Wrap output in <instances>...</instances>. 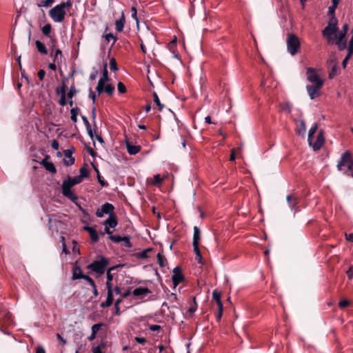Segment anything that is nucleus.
<instances>
[{"mask_svg": "<svg viewBox=\"0 0 353 353\" xmlns=\"http://www.w3.org/2000/svg\"><path fill=\"white\" fill-rule=\"evenodd\" d=\"M125 22V19L124 13L122 12L121 18L117 19L115 21L116 30H117V32H122L123 31V28H124Z\"/></svg>", "mask_w": 353, "mask_h": 353, "instance_id": "6ab92c4d", "label": "nucleus"}, {"mask_svg": "<svg viewBox=\"0 0 353 353\" xmlns=\"http://www.w3.org/2000/svg\"><path fill=\"white\" fill-rule=\"evenodd\" d=\"M352 160V154L350 151H346L342 154L340 160L337 164L338 170H342V167L345 163H350Z\"/></svg>", "mask_w": 353, "mask_h": 353, "instance_id": "f8f14e48", "label": "nucleus"}, {"mask_svg": "<svg viewBox=\"0 0 353 353\" xmlns=\"http://www.w3.org/2000/svg\"><path fill=\"white\" fill-rule=\"evenodd\" d=\"M201 239V232L197 226L194 227L193 242L194 245H199Z\"/></svg>", "mask_w": 353, "mask_h": 353, "instance_id": "b1692460", "label": "nucleus"}, {"mask_svg": "<svg viewBox=\"0 0 353 353\" xmlns=\"http://www.w3.org/2000/svg\"><path fill=\"white\" fill-rule=\"evenodd\" d=\"M323 85V82H319L318 84L307 85L306 89L311 99H314L320 95V90Z\"/></svg>", "mask_w": 353, "mask_h": 353, "instance_id": "6e6552de", "label": "nucleus"}, {"mask_svg": "<svg viewBox=\"0 0 353 353\" xmlns=\"http://www.w3.org/2000/svg\"><path fill=\"white\" fill-rule=\"evenodd\" d=\"M41 163L48 171L52 173H55L57 172L56 168L52 162H49L46 159H43Z\"/></svg>", "mask_w": 353, "mask_h": 353, "instance_id": "393cba45", "label": "nucleus"}, {"mask_svg": "<svg viewBox=\"0 0 353 353\" xmlns=\"http://www.w3.org/2000/svg\"><path fill=\"white\" fill-rule=\"evenodd\" d=\"M184 279L183 275L179 267H176L173 270V274L172 276V283L174 287L177 286Z\"/></svg>", "mask_w": 353, "mask_h": 353, "instance_id": "9b49d317", "label": "nucleus"}, {"mask_svg": "<svg viewBox=\"0 0 353 353\" xmlns=\"http://www.w3.org/2000/svg\"><path fill=\"white\" fill-rule=\"evenodd\" d=\"M105 289L107 290V292H113L114 288L112 281H106Z\"/></svg>", "mask_w": 353, "mask_h": 353, "instance_id": "864d4df0", "label": "nucleus"}, {"mask_svg": "<svg viewBox=\"0 0 353 353\" xmlns=\"http://www.w3.org/2000/svg\"><path fill=\"white\" fill-rule=\"evenodd\" d=\"M317 129H318V125L316 123H314L312 125V126L310 128L309 132H308L307 141H308L309 145H312L313 135L316 132Z\"/></svg>", "mask_w": 353, "mask_h": 353, "instance_id": "a878e982", "label": "nucleus"}, {"mask_svg": "<svg viewBox=\"0 0 353 353\" xmlns=\"http://www.w3.org/2000/svg\"><path fill=\"white\" fill-rule=\"evenodd\" d=\"M117 267H118L117 265L112 266L107 270V272H106L107 281H112V280L114 279V274L112 273V272L114 270H116L117 268Z\"/></svg>", "mask_w": 353, "mask_h": 353, "instance_id": "c85d7f7f", "label": "nucleus"}, {"mask_svg": "<svg viewBox=\"0 0 353 353\" xmlns=\"http://www.w3.org/2000/svg\"><path fill=\"white\" fill-rule=\"evenodd\" d=\"M84 230L88 232L93 242L99 241V234L94 228L90 226H85Z\"/></svg>", "mask_w": 353, "mask_h": 353, "instance_id": "f3484780", "label": "nucleus"}, {"mask_svg": "<svg viewBox=\"0 0 353 353\" xmlns=\"http://www.w3.org/2000/svg\"><path fill=\"white\" fill-rule=\"evenodd\" d=\"M114 90V87L110 84L108 83L105 85V88L103 89V92L108 93L109 95L112 94Z\"/></svg>", "mask_w": 353, "mask_h": 353, "instance_id": "c9c22d12", "label": "nucleus"}, {"mask_svg": "<svg viewBox=\"0 0 353 353\" xmlns=\"http://www.w3.org/2000/svg\"><path fill=\"white\" fill-rule=\"evenodd\" d=\"M336 37V44L338 46L339 49L341 50L345 49L347 47V43L345 39V33H338Z\"/></svg>", "mask_w": 353, "mask_h": 353, "instance_id": "dca6fc26", "label": "nucleus"}, {"mask_svg": "<svg viewBox=\"0 0 353 353\" xmlns=\"http://www.w3.org/2000/svg\"><path fill=\"white\" fill-rule=\"evenodd\" d=\"M193 248L196 254V260L198 261L199 263L203 264V257L199 248V245H194Z\"/></svg>", "mask_w": 353, "mask_h": 353, "instance_id": "cd10ccee", "label": "nucleus"}, {"mask_svg": "<svg viewBox=\"0 0 353 353\" xmlns=\"http://www.w3.org/2000/svg\"><path fill=\"white\" fill-rule=\"evenodd\" d=\"M117 89H118V91L120 92V93H125L126 92V88L125 86V85L121 83V82H119L118 85H117Z\"/></svg>", "mask_w": 353, "mask_h": 353, "instance_id": "5fc2aeb1", "label": "nucleus"}, {"mask_svg": "<svg viewBox=\"0 0 353 353\" xmlns=\"http://www.w3.org/2000/svg\"><path fill=\"white\" fill-rule=\"evenodd\" d=\"M110 68L114 72L118 70L117 63L114 58H112L110 61Z\"/></svg>", "mask_w": 353, "mask_h": 353, "instance_id": "37998d69", "label": "nucleus"}, {"mask_svg": "<svg viewBox=\"0 0 353 353\" xmlns=\"http://www.w3.org/2000/svg\"><path fill=\"white\" fill-rule=\"evenodd\" d=\"M35 45H36L37 50L40 53H41L43 54H48V50H47L45 45L42 42H41L40 41L37 40L35 41Z\"/></svg>", "mask_w": 353, "mask_h": 353, "instance_id": "bb28decb", "label": "nucleus"}, {"mask_svg": "<svg viewBox=\"0 0 353 353\" xmlns=\"http://www.w3.org/2000/svg\"><path fill=\"white\" fill-rule=\"evenodd\" d=\"M83 279L87 281L91 286H94L95 283H94V280L91 277H90L88 275H84Z\"/></svg>", "mask_w": 353, "mask_h": 353, "instance_id": "4d7b16f0", "label": "nucleus"}, {"mask_svg": "<svg viewBox=\"0 0 353 353\" xmlns=\"http://www.w3.org/2000/svg\"><path fill=\"white\" fill-rule=\"evenodd\" d=\"M307 79L312 84H318L319 82H323V80L320 79L319 75L316 74L315 70L312 68L307 69Z\"/></svg>", "mask_w": 353, "mask_h": 353, "instance_id": "9d476101", "label": "nucleus"}, {"mask_svg": "<svg viewBox=\"0 0 353 353\" xmlns=\"http://www.w3.org/2000/svg\"><path fill=\"white\" fill-rule=\"evenodd\" d=\"M345 174L353 178V160L347 165V169L345 170Z\"/></svg>", "mask_w": 353, "mask_h": 353, "instance_id": "ea45409f", "label": "nucleus"}, {"mask_svg": "<svg viewBox=\"0 0 353 353\" xmlns=\"http://www.w3.org/2000/svg\"><path fill=\"white\" fill-rule=\"evenodd\" d=\"M114 208L112 204L110 203H105L101 205L100 208H98L96 211V216L101 218L105 214L112 215L114 214Z\"/></svg>", "mask_w": 353, "mask_h": 353, "instance_id": "423d86ee", "label": "nucleus"}, {"mask_svg": "<svg viewBox=\"0 0 353 353\" xmlns=\"http://www.w3.org/2000/svg\"><path fill=\"white\" fill-rule=\"evenodd\" d=\"M97 179H98V182L99 183V184L102 187H107L108 185V184L104 181V179H102L98 170H97Z\"/></svg>", "mask_w": 353, "mask_h": 353, "instance_id": "3c124183", "label": "nucleus"}, {"mask_svg": "<svg viewBox=\"0 0 353 353\" xmlns=\"http://www.w3.org/2000/svg\"><path fill=\"white\" fill-rule=\"evenodd\" d=\"M108 239L110 240H111L112 241H113L114 243H120L123 240H124L123 237L119 236V235H110L108 236Z\"/></svg>", "mask_w": 353, "mask_h": 353, "instance_id": "a19ab883", "label": "nucleus"}, {"mask_svg": "<svg viewBox=\"0 0 353 353\" xmlns=\"http://www.w3.org/2000/svg\"><path fill=\"white\" fill-rule=\"evenodd\" d=\"M52 57H53V61L57 62V64H59L62 61V52L61 50L56 49L52 50L51 53Z\"/></svg>", "mask_w": 353, "mask_h": 353, "instance_id": "412c9836", "label": "nucleus"}, {"mask_svg": "<svg viewBox=\"0 0 353 353\" xmlns=\"http://www.w3.org/2000/svg\"><path fill=\"white\" fill-rule=\"evenodd\" d=\"M348 54H350L352 55L353 54V36L351 38L350 41V43H349V46H348Z\"/></svg>", "mask_w": 353, "mask_h": 353, "instance_id": "052dcab7", "label": "nucleus"}, {"mask_svg": "<svg viewBox=\"0 0 353 353\" xmlns=\"http://www.w3.org/2000/svg\"><path fill=\"white\" fill-rule=\"evenodd\" d=\"M150 250H151V249H150V248L143 250L142 252H141L139 253V257H141L142 259L148 258V252H150Z\"/></svg>", "mask_w": 353, "mask_h": 353, "instance_id": "6e6d98bb", "label": "nucleus"}, {"mask_svg": "<svg viewBox=\"0 0 353 353\" xmlns=\"http://www.w3.org/2000/svg\"><path fill=\"white\" fill-rule=\"evenodd\" d=\"M54 0H44L42 1L39 4V7H49L53 3Z\"/></svg>", "mask_w": 353, "mask_h": 353, "instance_id": "de8ad7c7", "label": "nucleus"}, {"mask_svg": "<svg viewBox=\"0 0 353 353\" xmlns=\"http://www.w3.org/2000/svg\"><path fill=\"white\" fill-rule=\"evenodd\" d=\"M150 293H152V291L146 287H138L132 292V294L141 300L142 302L145 301V298Z\"/></svg>", "mask_w": 353, "mask_h": 353, "instance_id": "1a4fd4ad", "label": "nucleus"}, {"mask_svg": "<svg viewBox=\"0 0 353 353\" xmlns=\"http://www.w3.org/2000/svg\"><path fill=\"white\" fill-rule=\"evenodd\" d=\"M85 274L82 273L80 267L74 266L72 269V280L83 279Z\"/></svg>", "mask_w": 353, "mask_h": 353, "instance_id": "aec40b11", "label": "nucleus"}, {"mask_svg": "<svg viewBox=\"0 0 353 353\" xmlns=\"http://www.w3.org/2000/svg\"><path fill=\"white\" fill-rule=\"evenodd\" d=\"M79 109L77 107L73 108L70 110L71 120L74 123H76L77 121V116L79 114Z\"/></svg>", "mask_w": 353, "mask_h": 353, "instance_id": "473e14b6", "label": "nucleus"}, {"mask_svg": "<svg viewBox=\"0 0 353 353\" xmlns=\"http://www.w3.org/2000/svg\"><path fill=\"white\" fill-rule=\"evenodd\" d=\"M113 300H114L113 292H107L106 300L105 301H103L101 303L100 307L102 308L110 307L112 304Z\"/></svg>", "mask_w": 353, "mask_h": 353, "instance_id": "a211bd4d", "label": "nucleus"}, {"mask_svg": "<svg viewBox=\"0 0 353 353\" xmlns=\"http://www.w3.org/2000/svg\"><path fill=\"white\" fill-rule=\"evenodd\" d=\"M103 325V323H99L94 324L92 326V333H94L97 335V332L99 331V330L101 328V327Z\"/></svg>", "mask_w": 353, "mask_h": 353, "instance_id": "c03bdc74", "label": "nucleus"}, {"mask_svg": "<svg viewBox=\"0 0 353 353\" xmlns=\"http://www.w3.org/2000/svg\"><path fill=\"white\" fill-rule=\"evenodd\" d=\"M81 118H82L83 122L86 128L88 134L89 135V137L91 139H93V137H94L93 130L92 129V127L90 124V122H89L88 118L85 116H81Z\"/></svg>", "mask_w": 353, "mask_h": 353, "instance_id": "4be33fe9", "label": "nucleus"}, {"mask_svg": "<svg viewBox=\"0 0 353 353\" xmlns=\"http://www.w3.org/2000/svg\"><path fill=\"white\" fill-rule=\"evenodd\" d=\"M152 95H153L154 102L157 105V106L158 107L159 110V111H162V110L164 108V105L161 103L157 92H154Z\"/></svg>", "mask_w": 353, "mask_h": 353, "instance_id": "2f4dec72", "label": "nucleus"}, {"mask_svg": "<svg viewBox=\"0 0 353 353\" xmlns=\"http://www.w3.org/2000/svg\"><path fill=\"white\" fill-rule=\"evenodd\" d=\"M123 239L122 242H123L124 245L128 248H132V243L130 242V236H123Z\"/></svg>", "mask_w": 353, "mask_h": 353, "instance_id": "603ef678", "label": "nucleus"}, {"mask_svg": "<svg viewBox=\"0 0 353 353\" xmlns=\"http://www.w3.org/2000/svg\"><path fill=\"white\" fill-rule=\"evenodd\" d=\"M163 179L161 177L160 174H155L153 180L151 181V184L153 185H160Z\"/></svg>", "mask_w": 353, "mask_h": 353, "instance_id": "e433bc0d", "label": "nucleus"}, {"mask_svg": "<svg viewBox=\"0 0 353 353\" xmlns=\"http://www.w3.org/2000/svg\"><path fill=\"white\" fill-rule=\"evenodd\" d=\"M149 328L151 331L156 332L161 329V326L159 325H151Z\"/></svg>", "mask_w": 353, "mask_h": 353, "instance_id": "338daca9", "label": "nucleus"}, {"mask_svg": "<svg viewBox=\"0 0 353 353\" xmlns=\"http://www.w3.org/2000/svg\"><path fill=\"white\" fill-rule=\"evenodd\" d=\"M83 180V176H76L73 178L71 177V182L73 185L80 183Z\"/></svg>", "mask_w": 353, "mask_h": 353, "instance_id": "49530a36", "label": "nucleus"}, {"mask_svg": "<svg viewBox=\"0 0 353 353\" xmlns=\"http://www.w3.org/2000/svg\"><path fill=\"white\" fill-rule=\"evenodd\" d=\"M125 143L127 151L130 155H135L141 150V146L139 145H133L128 139H125Z\"/></svg>", "mask_w": 353, "mask_h": 353, "instance_id": "ddd939ff", "label": "nucleus"}, {"mask_svg": "<svg viewBox=\"0 0 353 353\" xmlns=\"http://www.w3.org/2000/svg\"><path fill=\"white\" fill-rule=\"evenodd\" d=\"M56 94L60 97L58 103L61 106H65L66 102V85L64 81H62L61 85L57 87L55 90Z\"/></svg>", "mask_w": 353, "mask_h": 353, "instance_id": "0eeeda50", "label": "nucleus"}, {"mask_svg": "<svg viewBox=\"0 0 353 353\" xmlns=\"http://www.w3.org/2000/svg\"><path fill=\"white\" fill-rule=\"evenodd\" d=\"M157 261L160 267L163 268L165 265V258L160 253L157 254Z\"/></svg>", "mask_w": 353, "mask_h": 353, "instance_id": "58836bf2", "label": "nucleus"}, {"mask_svg": "<svg viewBox=\"0 0 353 353\" xmlns=\"http://www.w3.org/2000/svg\"><path fill=\"white\" fill-rule=\"evenodd\" d=\"M118 224L117 216L114 214L110 215L107 219L103 222V225L110 228H114Z\"/></svg>", "mask_w": 353, "mask_h": 353, "instance_id": "2eb2a0df", "label": "nucleus"}, {"mask_svg": "<svg viewBox=\"0 0 353 353\" xmlns=\"http://www.w3.org/2000/svg\"><path fill=\"white\" fill-rule=\"evenodd\" d=\"M51 32V25L48 23L42 28V32L45 35H49Z\"/></svg>", "mask_w": 353, "mask_h": 353, "instance_id": "a18cd8bd", "label": "nucleus"}, {"mask_svg": "<svg viewBox=\"0 0 353 353\" xmlns=\"http://www.w3.org/2000/svg\"><path fill=\"white\" fill-rule=\"evenodd\" d=\"M212 298L216 302V304L218 305V309H221V307L223 306V303L221 301V294L219 292L214 291L212 293Z\"/></svg>", "mask_w": 353, "mask_h": 353, "instance_id": "7c9ffc66", "label": "nucleus"}, {"mask_svg": "<svg viewBox=\"0 0 353 353\" xmlns=\"http://www.w3.org/2000/svg\"><path fill=\"white\" fill-rule=\"evenodd\" d=\"M77 90H76L74 85L70 86L68 92L66 94V97H68V99H72V97L77 94Z\"/></svg>", "mask_w": 353, "mask_h": 353, "instance_id": "4c0bfd02", "label": "nucleus"}, {"mask_svg": "<svg viewBox=\"0 0 353 353\" xmlns=\"http://www.w3.org/2000/svg\"><path fill=\"white\" fill-rule=\"evenodd\" d=\"M109 265V260L103 256H99L97 260L88 265V268L98 274H103Z\"/></svg>", "mask_w": 353, "mask_h": 353, "instance_id": "f03ea898", "label": "nucleus"}, {"mask_svg": "<svg viewBox=\"0 0 353 353\" xmlns=\"http://www.w3.org/2000/svg\"><path fill=\"white\" fill-rule=\"evenodd\" d=\"M104 347H105V344H104V343L101 342L97 346L92 347V351L93 353H103L102 352V349Z\"/></svg>", "mask_w": 353, "mask_h": 353, "instance_id": "f704fd0d", "label": "nucleus"}, {"mask_svg": "<svg viewBox=\"0 0 353 353\" xmlns=\"http://www.w3.org/2000/svg\"><path fill=\"white\" fill-rule=\"evenodd\" d=\"M349 305V301L347 300H342L339 303V305L340 307L343 308Z\"/></svg>", "mask_w": 353, "mask_h": 353, "instance_id": "0e129e2a", "label": "nucleus"}, {"mask_svg": "<svg viewBox=\"0 0 353 353\" xmlns=\"http://www.w3.org/2000/svg\"><path fill=\"white\" fill-rule=\"evenodd\" d=\"M281 107L283 111L288 113H290L292 111V105L288 102L283 103Z\"/></svg>", "mask_w": 353, "mask_h": 353, "instance_id": "79ce46f5", "label": "nucleus"}, {"mask_svg": "<svg viewBox=\"0 0 353 353\" xmlns=\"http://www.w3.org/2000/svg\"><path fill=\"white\" fill-rule=\"evenodd\" d=\"M73 186V184L71 182V177L68 176L65 180L63 181L61 189L62 194L64 196L71 199L72 201H74L77 199V196L74 195L73 192L71 190V188Z\"/></svg>", "mask_w": 353, "mask_h": 353, "instance_id": "20e7f679", "label": "nucleus"}, {"mask_svg": "<svg viewBox=\"0 0 353 353\" xmlns=\"http://www.w3.org/2000/svg\"><path fill=\"white\" fill-rule=\"evenodd\" d=\"M110 229L111 228L105 226L104 231L101 232L100 233V234L101 235H104L105 234H109V236L112 235V232L110 230Z\"/></svg>", "mask_w": 353, "mask_h": 353, "instance_id": "69168bd1", "label": "nucleus"}, {"mask_svg": "<svg viewBox=\"0 0 353 353\" xmlns=\"http://www.w3.org/2000/svg\"><path fill=\"white\" fill-rule=\"evenodd\" d=\"M135 341L139 344H144L146 342V339L144 337H136Z\"/></svg>", "mask_w": 353, "mask_h": 353, "instance_id": "774afa93", "label": "nucleus"}, {"mask_svg": "<svg viewBox=\"0 0 353 353\" xmlns=\"http://www.w3.org/2000/svg\"><path fill=\"white\" fill-rule=\"evenodd\" d=\"M71 6L72 2L70 1L63 2L52 8L49 12V15L54 22L61 23L65 19V8Z\"/></svg>", "mask_w": 353, "mask_h": 353, "instance_id": "f257e3e1", "label": "nucleus"}, {"mask_svg": "<svg viewBox=\"0 0 353 353\" xmlns=\"http://www.w3.org/2000/svg\"><path fill=\"white\" fill-rule=\"evenodd\" d=\"M336 24L337 20L334 17H332L329 21L327 26L322 31L323 35L327 39L328 41H331L332 35L335 34L338 30Z\"/></svg>", "mask_w": 353, "mask_h": 353, "instance_id": "39448f33", "label": "nucleus"}, {"mask_svg": "<svg viewBox=\"0 0 353 353\" xmlns=\"http://www.w3.org/2000/svg\"><path fill=\"white\" fill-rule=\"evenodd\" d=\"M106 81H107L106 80H104V79L100 78V79L98 82V85L97 86V90L99 94H100L103 92V89L105 86Z\"/></svg>", "mask_w": 353, "mask_h": 353, "instance_id": "72a5a7b5", "label": "nucleus"}, {"mask_svg": "<svg viewBox=\"0 0 353 353\" xmlns=\"http://www.w3.org/2000/svg\"><path fill=\"white\" fill-rule=\"evenodd\" d=\"M325 141L324 134L323 130H320L318 133L316 140L314 143L312 142V145H310L314 150H319L321 146L323 145Z\"/></svg>", "mask_w": 353, "mask_h": 353, "instance_id": "4468645a", "label": "nucleus"}, {"mask_svg": "<svg viewBox=\"0 0 353 353\" xmlns=\"http://www.w3.org/2000/svg\"><path fill=\"white\" fill-rule=\"evenodd\" d=\"M286 45L288 52L291 55L294 56L299 52L301 43L299 37L296 34L290 33L287 37Z\"/></svg>", "mask_w": 353, "mask_h": 353, "instance_id": "7ed1b4c3", "label": "nucleus"}, {"mask_svg": "<svg viewBox=\"0 0 353 353\" xmlns=\"http://www.w3.org/2000/svg\"><path fill=\"white\" fill-rule=\"evenodd\" d=\"M105 38L108 42H110V40L113 41L112 46H113L117 41V38L112 33L106 34Z\"/></svg>", "mask_w": 353, "mask_h": 353, "instance_id": "8fccbe9b", "label": "nucleus"}, {"mask_svg": "<svg viewBox=\"0 0 353 353\" xmlns=\"http://www.w3.org/2000/svg\"><path fill=\"white\" fill-rule=\"evenodd\" d=\"M101 79H103L106 81H108V69H107V63H106L103 64V74H102V77H101Z\"/></svg>", "mask_w": 353, "mask_h": 353, "instance_id": "09e8293b", "label": "nucleus"}, {"mask_svg": "<svg viewBox=\"0 0 353 353\" xmlns=\"http://www.w3.org/2000/svg\"><path fill=\"white\" fill-rule=\"evenodd\" d=\"M299 124H300V126L299 128L296 130V133L299 134V135H301V136H304L305 134V131H306V125H305V123L304 121H299Z\"/></svg>", "mask_w": 353, "mask_h": 353, "instance_id": "c756f323", "label": "nucleus"}, {"mask_svg": "<svg viewBox=\"0 0 353 353\" xmlns=\"http://www.w3.org/2000/svg\"><path fill=\"white\" fill-rule=\"evenodd\" d=\"M64 163L67 165H72L74 163V158L72 157V154H70V158L68 160H64Z\"/></svg>", "mask_w": 353, "mask_h": 353, "instance_id": "bf43d9fd", "label": "nucleus"}, {"mask_svg": "<svg viewBox=\"0 0 353 353\" xmlns=\"http://www.w3.org/2000/svg\"><path fill=\"white\" fill-rule=\"evenodd\" d=\"M132 17L137 21L138 23V18H137V11L135 7H132Z\"/></svg>", "mask_w": 353, "mask_h": 353, "instance_id": "13d9d810", "label": "nucleus"}, {"mask_svg": "<svg viewBox=\"0 0 353 353\" xmlns=\"http://www.w3.org/2000/svg\"><path fill=\"white\" fill-rule=\"evenodd\" d=\"M286 199L290 209L296 211L297 198L293 195H288Z\"/></svg>", "mask_w": 353, "mask_h": 353, "instance_id": "5701e85b", "label": "nucleus"}, {"mask_svg": "<svg viewBox=\"0 0 353 353\" xmlns=\"http://www.w3.org/2000/svg\"><path fill=\"white\" fill-rule=\"evenodd\" d=\"M37 75L39 80L43 81L46 75V72L43 70H39L37 73Z\"/></svg>", "mask_w": 353, "mask_h": 353, "instance_id": "680f3d73", "label": "nucleus"}, {"mask_svg": "<svg viewBox=\"0 0 353 353\" xmlns=\"http://www.w3.org/2000/svg\"><path fill=\"white\" fill-rule=\"evenodd\" d=\"M352 54H348L346 55V57H345V59H343V62H342V66L345 68L347 65V63L348 62V60L350 59V58L351 57Z\"/></svg>", "mask_w": 353, "mask_h": 353, "instance_id": "e2e57ef3", "label": "nucleus"}]
</instances>
